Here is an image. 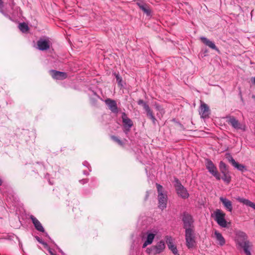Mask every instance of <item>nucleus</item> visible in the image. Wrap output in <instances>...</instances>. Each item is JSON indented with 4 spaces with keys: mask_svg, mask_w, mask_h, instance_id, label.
<instances>
[{
    "mask_svg": "<svg viewBox=\"0 0 255 255\" xmlns=\"http://www.w3.org/2000/svg\"><path fill=\"white\" fill-rule=\"evenodd\" d=\"M247 239L248 236L245 232L241 231L236 232L235 241L236 244L243 249L246 255H251L252 244Z\"/></svg>",
    "mask_w": 255,
    "mask_h": 255,
    "instance_id": "1",
    "label": "nucleus"
},
{
    "mask_svg": "<svg viewBox=\"0 0 255 255\" xmlns=\"http://www.w3.org/2000/svg\"><path fill=\"white\" fill-rule=\"evenodd\" d=\"M212 217L217 224L223 228L227 226V222L225 219L226 214L220 209H216L212 214Z\"/></svg>",
    "mask_w": 255,
    "mask_h": 255,
    "instance_id": "2",
    "label": "nucleus"
},
{
    "mask_svg": "<svg viewBox=\"0 0 255 255\" xmlns=\"http://www.w3.org/2000/svg\"><path fill=\"white\" fill-rule=\"evenodd\" d=\"M156 187L158 193V207L160 209L163 210L166 207L167 196L164 192L163 187L161 185L156 184Z\"/></svg>",
    "mask_w": 255,
    "mask_h": 255,
    "instance_id": "3",
    "label": "nucleus"
},
{
    "mask_svg": "<svg viewBox=\"0 0 255 255\" xmlns=\"http://www.w3.org/2000/svg\"><path fill=\"white\" fill-rule=\"evenodd\" d=\"M186 245L188 249H192L196 245L194 231L192 229L185 230Z\"/></svg>",
    "mask_w": 255,
    "mask_h": 255,
    "instance_id": "4",
    "label": "nucleus"
},
{
    "mask_svg": "<svg viewBox=\"0 0 255 255\" xmlns=\"http://www.w3.org/2000/svg\"><path fill=\"white\" fill-rule=\"evenodd\" d=\"M205 165L210 174L214 176L218 180L221 179V176L217 171V167L210 159H205Z\"/></svg>",
    "mask_w": 255,
    "mask_h": 255,
    "instance_id": "5",
    "label": "nucleus"
},
{
    "mask_svg": "<svg viewBox=\"0 0 255 255\" xmlns=\"http://www.w3.org/2000/svg\"><path fill=\"white\" fill-rule=\"evenodd\" d=\"M175 181V187L178 196L184 199L188 198L189 195L187 189L181 184L178 179H176Z\"/></svg>",
    "mask_w": 255,
    "mask_h": 255,
    "instance_id": "6",
    "label": "nucleus"
},
{
    "mask_svg": "<svg viewBox=\"0 0 255 255\" xmlns=\"http://www.w3.org/2000/svg\"><path fill=\"white\" fill-rule=\"evenodd\" d=\"M165 245L163 241H160L155 246L151 247L149 250L150 253L153 255L159 254L162 252L165 249Z\"/></svg>",
    "mask_w": 255,
    "mask_h": 255,
    "instance_id": "7",
    "label": "nucleus"
},
{
    "mask_svg": "<svg viewBox=\"0 0 255 255\" xmlns=\"http://www.w3.org/2000/svg\"><path fill=\"white\" fill-rule=\"evenodd\" d=\"M182 221L184 224V228L185 229H192L194 222L192 217L188 213H184L183 215Z\"/></svg>",
    "mask_w": 255,
    "mask_h": 255,
    "instance_id": "8",
    "label": "nucleus"
},
{
    "mask_svg": "<svg viewBox=\"0 0 255 255\" xmlns=\"http://www.w3.org/2000/svg\"><path fill=\"white\" fill-rule=\"evenodd\" d=\"M228 123L236 129L245 130V126L241 124L239 121L234 117L228 118Z\"/></svg>",
    "mask_w": 255,
    "mask_h": 255,
    "instance_id": "9",
    "label": "nucleus"
},
{
    "mask_svg": "<svg viewBox=\"0 0 255 255\" xmlns=\"http://www.w3.org/2000/svg\"><path fill=\"white\" fill-rule=\"evenodd\" d=\"M37 48L40 50L44 51L50 48V42L48 40L40 39L37 42Z\"/></svg>",
    "mask_w": 255,
    "mask_h": 255,
    "instance_id": "10",
    "label": "nucleus"
},
{
    "mask_svg": "<svg viewBox=\"0 0 255 255\" xmlns=\"http://www.w3.org/2000/svg\"><path fill=\"white\" fill-rule=\"evenodd\" d=\"M220 201L222 202L224 208L227 210V211L230 213L232 212L233 204L230 200L225 197H220Z\"/></svg>",
    "mask_w": 255,
    "mask_h": 255,
    "instance_id": "11",
    "label": "nucleus"
},
{
    "mask_svg": "<svg viewBox=\"0 0 255 255\" xmlns=\"http://www.w3.org/2000/svg\"><path fill=\"white\" fill-rule=\"evenodd\" d=\"M51 76L53 79L57 80H64L67 78V74L65 72L58 71L54 70L50 71Z\"/></svg>",
    "mask_w": 255,
    "mask_h": 255,
    "instance_id": "12",
    "label": "nucleus"
},
{
    "mask_svg": "<svg viewBox=\"0 0 255 255\" xmlns=\"http://www.w3.org/2000/svg\"><path fill=\"white\" fill-rule=\"evenodd\" d=\"M105 103L113 113H117L118 112L117 103L115 100L107 99L105 100Z\"/></svg>",
    "mask_w": 255,
    "mask_h": 255,
    "instance_id": "13",
    "label": "nucleus"
},
{
    "mask_svg": "<svg viewBox=\"0 0 255 255\" xmlns=\"http://www.w3.org/2000/svg\"><path fill=\"white\" fill-rule=\"evenodd\" d=\"M156 233H157V232L156 231H154L153 233H150L149 232H147L146 240L143 244V246H142L143 248H145L147 245H150L152 244Z\"/></svg>",
    "mask_w": 255,
    "mask_h": 255,
    "instance_id": "14",
    "label": "nucleus"
},
{
    "mask_svg": "<svg viewBox=\"0 0 255 255\" xmlns=\"http://www.w3.org/2000/svg\"><path fill=\"white\" fill-rule=\"evenodd\" d=\"M122 118L125 128L129 130L133 126L132 121L127 116L125 113L122 114Z\"/></svg>",
    "mask_w": 255,
    "mask_h": 255,
    "instance_id": "15",
    "label": "nucleus"
},
{
    "mask_svg": "<svg viewBox=\"0 0 255 255\" xmlns=\"http://www.w3.org/2000/svg\"><path fill=\"white\" fill-rule=\"evenodd\" d=\"M199 113L203 118H206L209 114V108L207 104L203 103L201 105L199 109Z\"/></svg>",
    "mask_w": 255,
    "mask_h": 255,
    "instance_id": "16",
    "label": "nucleus"
},
{
    "mask_svg": "<svg viewBox=\"0 0 255 255\" xmlns=\"http://www.w3.org/2000/svg\"><path fill=\"white\" fill-rule=\"evenodd\" d=\"M30 218L31 220L35 229L41 232H44V229L40 222L33 215H30Z\"/></svg>",
    "mask_w": 255,
    "mask_h": 255,
    "instance_id": "17",
    "label": "nucleus"
},
{
    "mask_svg": "<svg viewBox=\"0 0 255 255\" xmlns=\"http://www.w3.org/2000/svg\"><path fill=\"white\" fill-rule=\"evenodd\" d=\"M136 4L140 9H141L147 16L150 15L151 12V9L146 4L143 2H138Z\"/></svg>",
    "mask_w": 255,
    "mask_h": 255,
    "instance_id": "18",
    "label": "nucleus"
},
{
    "mask_svg": "<svg viewBox=\"0 0 255 255\" xmlns=\"http://www.w3.org/2000/svg\"><path fill=\"white\" fill-rule=\"evenodd\" d=\"M201 40L206 45L208 46L211 49L215 50L216 51H219L218 48L216 47L214 43L212 41H210V40L204 37H201Z\"/></svg>",
    "mask_w": 255,
    "mask_h": 255,
    "instance_id": "19",
    "label": "nucleus"
},
{
    "mask_svg": "<svg viewBox=\"0 0 255 255\" xmlns=\"http://www.w3.org/2000/svg\"><path fill=\"white\" fill-rule=\"evenodd\" d=\"M237 200L240 203H242L248 206L251 207L255 210V203L251 202L249 200L239 197L237 198Z\"/></svg>",
    "mask_w": 255,
    "mask_h": 255,
    "instance_id": "20",
    "label": "nucleus"
},
{
    "mask_svg": "<svg viewBox=\"0 0 255 255\" xmlns=\"http://www.w3.org/2000/svg\"><path fill=\"white\" fill-rule=\"evenodd\" d=\"M215 235L217 240L219 242V244L220 246H223V245H224L225 244V242H226L225 240L221 233H220L219 232H218L217 231H215Z\"/></svg>",
    "mask_w": 255,
    "mask_h": 255,
    "instance_id": "21",
    "label": "nucleus"
},
{
    "mask_svg": "<svg viewBox=\"0 0 255 255\" xmlns=\"http://www.w3.org/2000/svg\"><path fill=\"white\" fill-rule=\"evenodd\" d=\"M223 175L222 177H221L222 180L227 184H229L231 181V176L230 175L229 171L221 173Z\"/></svg>",
    "mask_w": 255,
    "mask_h": 255,
    "instance_id": "22",
    "label": "nucleus"
},
{
    "mask_svg": "<svg viewBox=\"0 0 255 255\" xmlns=\"http://www.w3.org/2000/svg\"><path fill=\"white\" fill-rule=\"evenodd\" d=\"M233 166L238 169L239 171L242 172H244L247 170L246 167L245 165L242 164H240L237 162H236Z\"/></svg>",
    "mask_w": 255,
    "mask_h": 255,
    "instance_id": "23",
    "label": "nucleus"
},
{
    "mask_svg": "<svg viewBox=\"0 0 255 255\" xmlns=\"http://www.w3.org/2000/svg\"><path fill=\"white\" fill-rule=\"evenodd\" d=\"M166 243L167 245V246L168 248H169L170 247L173 246V245H175L174 244L173 239L171 236H166L165 238Z\"/></svg>",
    "mask_w": 255,
    "mask_h": 255,
    "instance_id": "24",
    "label": "nucleus"
},
{
    "mask_svg": "<svg viewBox=\"0 0 255 255\" xmlns=\"http://www.w3.org/2000/svg\"><path fill=\"white\" fill-rule=\"evenodd\" d=\"M19 28L23 32H26L29 29L28 25L24 22L20 23L19 24Z\"/></svg>",
    "mask_w": 255,
    "mask_h": 255,
    "instance_id": "25",
    "label": "nucleus"
},
{
    "mask_svg": "<svg viewBox=\"0 0 255 255\" xmlns=\"http://www.w3.org/2000/svg\"><path fill=\"white\" fill-rule=\"evenodd\" d=\"M219 168L221 173L228 171L226 164L223 161H220Z\"/></svg>",
    "mask_w": 255,
    "mask_h": 255,
    "instance_id": "26",
    "label": "nucleus"
},
{
    "mask_svg": "<svg viewBox=\"0 0 255 255\" xmlns=\"http://www.w3.org/2000/svg\"><path fill=\"white\" fill-rule=\"evenodd\" d=\"M146 112L147 116L150 119H153L154 117L152 110L149 107H146V109L145 110Z\"/></svg>",
    "mask_w": 255,
    "mask_h": 255,
    "instance_id": "27",
    "label": "nucleus"
},
{
    "mask_svg": "<svg viewBox=\"0 0 255 255\" xmlns=\"http://www.w3.org/2000/svg\"><path fill=\"white\" fill-rule=\"evenodd\" d=\"M226 157L228 159L229 162L231 163L232 166L236 162L235 160L233 158V157L232 156V155H230L229 153H227L226 155Z\"/></svg>",
    "mask_w": 255,
    "mask_h": 255,
    "instance_id": "28",
    "label": "nucleus"
},
{
    "mask_svg": "<svg viewBox=\"0 0 255 255\" xmlns=\"http://www.w3.org/2000/svg\"><path fill=\"white\" fill-rule=\"evenodd\" d=\"M115 75L119 86L122 87L123 86L122 84V78L120 76L119 74L115 73Z\"/></svg>",
    "mask_w": 255,
    "mask_h": 255,
    "instance_id": "29",
    "label": "nucleus"
},
{
    "mask_svg": "<svg viewBox=\"0 0 255 255\" xmlns=\"http://www.w3.org/2000/svg\"><path fill=\"white\" fill-rule=\"evenodd\" d=\"M83 165L84 166L87 167L89 169V172H87L86 171H83V174L86 175H89V172L91 171V169H90V164L87 161H84L83 162Z\"/></svg>",
    "mask_w": 255,
    "mask_h": 255,
    "instance_id": "30",
    "label": "nucleus"
},
{
    "mask_svg": "<svg viewBox=\"0 0 255 255\" xmlns=\"http://www.w3.org/2000/svg\"><path fill=\"white\" fill-rule=\"evenodd\" d=\"M169 249L171 250V251L172 252L174 255H179L176 246L175 245H173V246L170 247L169 248Z\"/></svg>",
    "mask_w": 255,
    "mask_h": 255,
    "instance_id": "31",
    "label": "nucleus"
},
{
    "mask_svg": "<svg viewBox=\"0 0 255 255\" xmlns=\"http://www.w3.org/2000/svg\"><path fill=\"white\" fill-rule=\"evenodd\" d=\"M137 104L139 105H142L145 110L146 109V107H149V106L145 102H144L143 100L141 99L137 101Z\"/></svg>",
    "mask_w": 255,
    "mask_h": 255,
    "instance_id": "32",
    "label": "nucleus"
},
{
    "mask_svg": "<svg viewBox=\"0 0 255 255\" xmlns=\"http://www.w3.org/2000/svg\"><path fill=\"white\" fill-rule=\"evenodd\" d=\"M156 109L157 111H159L161 113H164L163 109L159 105H156Z\"/></svg>",
    "mask_w": 255,
    "mask_h": 255,
    "instance_id": "33",
    "label": "nucleus"
},
{
    "mask_svg": "<svg viewBox=\"0 0 255 255\" xmlns=\"http://www.w3.org/2000/svg\"><path fill=\"white\" fill-rule=\"evenodd\" d=\"M3 7V2L2 0H0V11H1L2 13L3 12H2V8Z\"/></svg>",
    "mask_w": 255,
    "mask_h": 255,
    "instance_id": "34",
    "label": "nucleus"
},
{
    "mask_svg": "<svg viewBox=\"0 0 255 255\" xmlns=\"http://www.w3.org/2000/svg\"><path fill=\"white\" fill-rule=\"evenodd\" d=\"M79 182L82 184H84L85 183H87L88 179H82V180H80Z\"/></svg>",
    "mask_w": 255,
    "mask_h": 255,
    "instance_id": "35",
    "label": "nucleus"
},
{
    "mask_svg": "<svg viewBox=\"0 0 255 255\" xmlns=\"http://www.w3.org/2000/svg\"><path fill=\"white\" fill-rule=\"evenodd\" d=\"M36 238V240H37V241H38L39 243H41V244H43V245H44V244H45V243H44L42 241V240H41V239H40L39 237H37Z\"/></svg>",
    "mask_w": 255,
    "mask_h": 255,
    "instance_id": "36",
    "label": "nucleus"
},
{
    "mask_svg": "<svg viewBox=\"0 0 255 255\" xmlns=\"http://www.w3.org/2000/svg\"><path fill=\"white\" fill-rule=\"evenodd\" d=\"M151 120H152L153 124L154 125H155V123H156V118H155V117H153V119H151Z\"/></svg>",
    "mask_w": 255,
    "mask_h": 255,
    "instance_id": "37",
    "label": "nucleus"
},
{
    "mask_svg": "<svg viewBox=\"0 0 255 255\" xmlns=\"http://www.w3.org/2000/svg\"><path fill=\"white\" fill-rule=\"evenodd\" d=\"M114 139H115V141H117V142H120V140L116 137H114Z\"/></svg>",
    "mask_w": 255,
    "mask_h": 255,
    "instance_id": "38",
    "label": "nucleus"
},
{
    "mask_svg": "<svg viewBox=\"0 0 255 255\" xmlns=\"http://www.w3.org/2000/svg\"><path fill=\"white\" fill-rule=\"evenodd\" d=\"M46 179H48L49 175L47 174L45 176Z\"/></svg>",
    "mask_w": 255,
    "mask_h": 255,
    "instance_id": "39",
    "label": "nucleus"
},
{
    "mask_svg": "<svg viewBox=\"0 0 255 255\" xmlns=\"http://www.w3.org/2000/svg\"><path fill=\"white\" fill-rule=\"evenodd\" d=\"M240 97H241V100L243 101V98H242V94H241V92L240 93Z\"/></svg>",
    "mask_w": 255,
    "mask_h": 255,
    "instance_id": "40",
    "label": "nucleus"
},
{
    "mask_svg": "<svg viewBox=\"0 0 255 255\" xmlns=\"http://www.w3.org/2000/svg\"><path fill=\"white\" fill-rule=\"evenodd\" d=\"M253 83L255 84V77L253 78Z\"/></svg>",
    "mask_w": 255,
    "mask_h": 255,
    "instance_id": "41",
    "label": "nucleus"
},
{
    "mask_svg": "<svg viewBox=\"0 0 255 255\" xmlns=\"http://www.w3.org/2000/svg\"><path fill=\"white\" fill-rule=\"evenodd\" d=\"M50 253L51 254V255H56L55 254L52 253L51 251H50Z\"/></svg>",
    "mask_w": 255,
    "mask_h": 255,
    "instance_id": "42",
    "label": "nucleus"
},
{
    "mask_svg": "<svg viewBox=\"0 0 255 255\" xmlns=\"http://www.w3.org/2000/svg\"><path fill=\"white\" fill-rule=\"evenodd\" d=\"M49 183L50 184L52 185L53 183H52L50 180H49Z\"/></svg>",
    "mask_w": 255,
    "mask_h": 255,
    "instance_id": "43",
    "label": "nucleus"
},
{
    "mask_svg": "<svg viewBox=\"0 0 255 255\" xmlns=\"http://www.w3.org/2000/svg\"><path fill=\"white\" fill-rule=\"evenodd\" d=\"M2 183V181H1V180L0 179V186L1 185Z\"/></svg>",
    "mask_w": 255,
    "mask_h": 255,
    "instance_id": "44",
    "label": "nucleus"
},
{
    "mask_svg": "<svg viewBox=\"0 0 255 255\" xmlns=\"http://www.w3.org/2000/svg\"><path fill=\"white\" fill-rule=\"evenodd\" d=\"M12 4H14L13 0H12Z\"/></svg>",
    "mask_w": 255,
    "mask_h": 255,
    "instance_id": "45",
    "label": "nucleus"
}]
</instances>
